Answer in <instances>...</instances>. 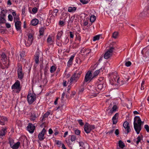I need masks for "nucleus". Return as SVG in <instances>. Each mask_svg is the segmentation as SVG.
<instances>
[{
  "mask_svg": "<svg viewBox=\"0 0 149 149\" xmlns=\"http://www.w3.org/2000/svg\"><path fill=\"white\" fill-rule=\"evenodd\" d=\"M124 77V79H123L124 81L121 80L120 81L119 77L116 72L112 73L109 74V78L110 83L112 85H115V87L114 89H117L119 86L123 85L125 84H125L127 83L130 78L129 76L125 74Z\"/></svg>",
  "mask_w": 149,
  "mask_h": 149,
  "instance_id": "obj_1",
  "label": "nucleus"
},
{
  "mask_svg": "<svg viewBox=\"0 0 149 149\" xmlns=\"http://www.w3.org/2000/svg\"><path fill=\"white\" fill-rule=\"evenodd\" d=\"M104 84H103V82H102L100 83H97L95 85V87L91 85L88 86V88L90 90V93L92 95L91 96H95L96 94H98L100 90H103L105 86V84L104 85Z\"/></svg>",
  "mask_w": 149,
  "mask_h": 149,
  "instance_id": "obj_2",
  "label": "nucleus"
},
{
  "mask_svg": "<svg viewBox=\"0 0 149 149\" xmlns=\"http://www.w3.org/2000/svg\"><path fill=\"white\" fill-rule=\"evenodd\" d=\"M143 122L141 121L139 116H135L134 118V126L137 134H139L141 129V126L143 125Z\"/></svg>",
  "mask_w": 149,
  "mask_h": 149,
  "instance_id": "obj_3",
  "label": "nucleus"
},
{
  "mask_svg": "<svg viewBox=\"0 0 149 149\" xmlns=\"http://www.w3.org/2000/svg\"><path fill=\"white\" fill-rule=\"evenodd\" d=\"M11 88L13 93H19L22 88L20 81L17 80L12 86Z\"/></svg>",
  "mask_w": 149,
  "mask_h": 149,
  "instance_id": "obj_4",
  "label": "nucleus"
},
{
  "mask_svg": "<svg viewBox=\"0 0 149 149\" xmlns=\"http://www.w3.org/2000/svg\"><path fill=\"white\" fill-rule=\"evenodd\" d=\"M93 78L91 72L88 71L85 75L82 85L84 86L86 83L90 82Z\"/></svg>",
  "mask_w": 149,
  "mask_h": 149,
  "instance_id": "obj_5",
  "label": "nucleus"
},
{
  "mask_svg": "<svg viewBox=\"0 0 149 149\" xmlns=\"http://www.w3.org/2000/svg\"><path fill=\"white\" fill-rule=\"evenodd\" d=\"M36 95L33 93H30L27 96V100L29 104H32L36 100Z\"/></svg>",
  "mask_w": 149,
  "mask_h": 149,
  "instance_id": "obj_6",
  "label": "nucleus"
},
{
  "mask_svg": "<svg viewBox=\"0 0 149 149\" xmlns=\"http://www.w3.org/2000/svg\"><path fill=\"white\" fill-rule=\"evenodd\" d=\"M33 40V35L29 33L28 35V38L25 40V44L27 47L29 46L32 43Z\"/></svg>",
  "mask_w": 149,
  "mask_h": 149,
  "instance_id": "obj_7",
  "label": "nucleus"
},
{
  "mask_svg": "<svg viewBox=\"0 0 149 149\" xmlns=\"http://www.w3.org/2000/svg\"><path fill=\"white\" fill-rule=\"evenodd\" d=\"M95 126L93 125H91L88 123H86L84 126V130L86 133H89L91 131L94 129Z\"/></svg>",
  "mask_w": 149,
  "mask_h": 149,
  "instance_id": "obj_8",
  "label": "nucleus"
},
{
  "mask_svg": "<svg viewBox=\"0 0 149 149\" xmlns=\"http://www.w3.org/2000/svg\"><path fill=\"white\" fill-rule=\"evenodd\" d=\"M8 62V59L5 54L3 53L0 56V65L2 64L3 65L6 64Z\"/></svg>",
  "mask_w": 149,
  "mask_h": 149,
  "instance_id": "obj_9",
  "label": "nucleus"
},
{
  "mask_svg": "<svg viewBox=\"0 0 149 149\" xmlns=\"http://www.w3.org/2000/svg\"><path fill=\"white\" fill-rule=\"evenodd\" d=\"M17 76L18 78L20 80L22 79L24 77V74L22 71V66H19L17 70Z\"/></svg>",
  "mask_w": 149,
  "mask_h": 149,
  "instance_id": "obj_10",
  "label": "nucleus"
},
{
  "mask_svg": "<svg viewBox=\"0 0 149 149\" xmlns=\"http://www.w3.org/2000/svg\"><path fill=\"white\" fill-rule=\"evenodd\" d=\"M9 141L10 146L13 149H17L18 148L20 144L19 142L14 143L12 139H10Z\"/></svg>",
  "mask_w": 149,
  "mask_h": 149,
  "instance_id": "obj_11",
  "label": "nucleus"
},
{
  "mask_svg": "<svg viewBox=\"0 0 149 149\" xmlns=\"http://www.w3.org/2000/svg\"><path fill=\"white\" fill-rule=\"evenodd\" d=\"M113 49L114 48L113 47L110 48V49L105 53L104 56V58L105 59H107L110 57L112 54V52Z\"/></svg>",
  "mask_w": 149,
  "mask_h": 149,
  "instance_id": "obj_12",
  "label": "nucleus"
},
{
  "mask_svg": "<svg viewBox=\"0 0 149 149\" xmlns=\"http://www.w3.org/2000/svg\"><path fill=\"white\" fill-rule=\"evenodd\" d=\"M80 74L79 73H75L71 77L70 81V82L73 81L76 82L77 81L80 76Z\"/></svg>",
  "mask_w": 149,
  "mask_h": 149,
  "instance_id": "obj_13",
  "label": "nucleus"
},
{
  "mask_svg": "<svg viewBox=\"0 0 149 149\" xmlns=\"http://www.w3.org/2000/svg\"><path fill=\"white\" fill-rule=\"evenodd\" d=\"M46 131L45 128H43L41 132L38 135V138L40 141L43 140L45 138V135L46 133Z\"/></svg>",
  "mask_w": 149,
  "mask_h": 149,
  "instance_id": "obj_14",
  "label": "nucleus"
},
{
  "mask_svg": "<svg viewBox=\"0 0 149 149\" xmlns=\"http://www.w3.org/2000/svg\"><path fill=\"white\" fill-rule=\"evenodd\" d=\"M27 130L31 133H33L34 131L35 126L31 123H29L28 125L27 126Z\"/></svg>",
  "mask_w": 149,
  "mask_h": 149,
  "instance_id": "obj_15",
  "label": "nucleus"
},
{
  "mask_svg": "<svg viewBox=\"0 0 149 149\" xmlns=\"http://www.w3.org/2000/svg\"><path fill=\"white\" fill-rule=\"evenodd\" d=\"M123 126L124 128L127 131V134L130 131V128L129 125V123L127 122L126 121L125 122L123 123Z\"/></svg>",
  "mask_w": 149,
  "mask_h": 149,
  "instance_id": "obj_16",
  "label": "nucleus"
},
{
  "mask_svg": "<svg viewBox=\"0 0 149 149\" xmlns=\"http://www.w3.org/2000/svg\"><path fill=\"white\" fill-rule=\"evenodd\" d=\"M30 119L31 120H34L39 115L36 112H33L31 114Z\"/></svg>",
  "mask_w": 149,
  "mask_h": 149,
  "instance_id": "obj_17",
  "label": "nucleus"
},
{
  "mask_svg": "<svg viewBox=\"0 0 149 149\" xmlns=\"http://www.w3.org/2000/svg\"><path fill=\"white\" fill-rule=\"evenodd\" d=\"M12 14L14 17V22L19 21L20 18L19 15H17L15 12H13Z\"/></svg>",
  "mask_w": 149,
  "mask_h": 149,
  "instance_id": "obj_18",
  "label": "nucleus"
},
{
  "mask_svg": "<svg viewBox=\"0 0 149 149\" xmlns=\"http://www.w3.org/2000/svg\"><path fill=\"white\" fill-rule=\"evenodd\" d=\"M7 120L6 117L4 116H0V124L1 125H4L6 122Z\"/></svg>",
  "mask_w": 149,
  "mask_h": 149,
  "instance_id": "obj_19",
  "label": "nucleus"
},
{
  "mask_svg": "<svg viewBox=\"0 0 149 149\" xmlns=\"http://www.w3.org/2000/svg\"><path fill=\"white\" fill-rule=\"evenodd\" d=\"M15 26L16 30L17 31L20 30L21 29V26L22 23L20 21H16L15 22Z\"/></svg>",
  "mask_w": 149,
  "mask_h": 149,
  "instance_id": "obj_20",
  "label": "nucleus"
},
{
  "mask_svg": "<svg viewBox=\"0 0 149 149\" xmlns=\"http://www.w3.org/2000/svg\"><path fill=\"white\" fill-rule=\"evenodd\" d=\"M118 108V107L116 105H114L112 108L110 110V112L109 113L112 114L114 112L117 111Z\"/></svg>",
  "mask_w": 149,
  "mask_h": 149,
  "instance_id": "obj_21",
  "label": "nucleus"
},
{
  "mask_svg": "<svg viewBox=\"0 0 149 149\" xmlns=\"http://www.w3.org/2000/svg\"><path fill=\"white\" fill-rule=\"evenodd\" d=\"M118 113H116L113 116L112 118V120L113 121V124H115L118 121Z\"/></svg>",
  "mask_w": 149,
  "mask_h": 149,
  "instance_id": "obj_22",
  "label": "nucleus"
},
{
  "mask_svg": "<svg viewBox=\"0 0 149 149\" xmlns=\"http://www.w3.org/2000/svg\"><path fill=\"white\" fill-rule=\"evenodd\" d=\"M75 56V54H73L70 58L69 60L67 63V65L70 66L71 65L72 63V61Z\"/></svg>",
  "mask_w": 149,
  "mask_h": 149,
  "instance_id": "obj_23",
  "label": "nucleus"
},
{
  "mask_svg": "<svg viewBox=\"0 0 149 149\" xmlns=\"http://www.w3.org/2000/svg\"><path fill=\"white\" fill-rule=\"evenodd\" d=\"M7 128L6 127L2 128L1 130L0 131V136L1 138H2V136L5 135V133L6 132Z\"/></svg>",
  "mask_w": 149,
  "mask_h": 149,
  "instance_id": "obj_24",
  "label": "nucleus"
},
{
  "mask_svg": "<svg viewBox=\"0 0 149 149\" xmlns=\"http://www.w3.org/2000/svg\"><path fill=\"white\" fill-rule=\"evenodd\" d=\"M39 52H36L35 55V61L36 63L38 64L39 62Z\"/></svg>",
  "mask_w": 149,
  "mask_h": 149,
  "instance_id": "obj_25",
  "label": "nucleus"
},
{
  "mask_svg": "<svg viewBox=\"0 0 149 149\" xmlns=\"http://www.w3.org/2000/svg\"><path fill=\"white\" fill-rule=\"evenodd\" d=\"M77 8L74 7H70L68 8V11L70 13H74L76 10Z\"/></svg>",
  "mask_w": 149,
  "mask_h": 149,
  "instance_id": "obj_26",
  "label": "nucleus"
},
{
  "mask_svg": "<svg viewBox=\"0 0 149 149\" xmlns=\"http://www.w3.org/2000/svg\"><path fill=\"white\" fill-rule=\"evenodd\" d=\"M39 21L37 19H34L32 20L31 21V23L32 25L33 26H36L38 23Z\"/></svg>",
  "mask_w": 149,
  "mask_h": 149,
  "instance_id": "obj_27",
  "label": "nucleus"
},
{
  "mask_svg": "<svg viewBox=\"0 0 149 149\" xmlns=\"http://www.w3.org/2000/svg\"><path fill=\"white\" fill-rule=\"evenodd\" d=\"M7 12V10H3L1 12L0 17L6 18V14Z\"/></svg>",
  "mask_w": 149,
  "mask_h": 149,
  "instance_id": "obj_28",
  "label": "nucleus"
},
{
  "mask_svg": "<svg viewBox=\"0 0 149 149\" xmlns=\"http://www.w3.org/2000/svg\"><path fill=\"white\" fill-rule=\"evenodd\" d=\"M96 19V17L94 15H91L90 17V20L91 22H93Z\"/></svg>",
  "mask_w": 149,
  "mask_h": 149,
  "instance_id": "obj_29",
  "label": "nucleus"
},
{
  "mask_svg": "<svg viewBox=\"0 0 149 149\" xmlns=\"http://www.w3.org/2000/svg\"><path fill=\"white\" fill-rule=\"evenodd\" d=\"M142 137L141 136H138L136 140H135L134 142H136L137 144H138L142 139Z\"/></svg>",
  "mask_w": 149,
  "mask_h": 149,
  "instance_id": "obj_30",
  "label": "nucleus"
},
{
  "mask_svg": "<svg viewBox=\"0 0 149 149\" xmlns=\"http://www.w3.org/2000/svg\"><path fill=\"white\" fill-rule=\"evenodd\" d=\"M102 68H101L100 70H97L95 71L93 75V77L94 78L95 77L97 76L99 73L102 70Z\"/></svg>",
  "mask_w": 149,
  "mask_h": 149,
  "instance_id": "obj_31",
  "label": "nucleus"
},
{
  "mask_svg": "<svg viewBox=\"0 0 149 149\" xmlns=\"http://www.w3.org/2000/svg\"><path fill=\"white\" fill-rule=\"evenodd\" d=\"M63 33L62 31H61L58 32L57 35V39L58 40H60L61 36H62Z\"/></svg>",
  "mask_w": 149,
  "mask_h": 149,
  "instance_id": "obj_32",
  "label": "nucleus"
},
{
  "mask_svg": "<svg viewBox=\"0 0 149 149\" xmlns=\"http://www.w3.org/2000/svg\"><path fill=\"white\" fill-rule=\"evenodd\" d=\"M118 144L119 147L122 149L125 146L124 143L121 141H119Z\"/></svg>",
  "mask_w": 149,
  "mask_h": 149,
  "instance_id": "obj_33",
  "label": "nucleus"
},
{
  "mask_svg": "<svg viewBox=\"0 0 149 149\" xmlns=\"http://www.w3.org/2000/svg\"><path fill=\"white\" fill-rule=\"evenodd\" d=\"M147 13L146 12V11L144 10L143 12L141 13L140 14L138 15V14H137V15L138 16H139L140 17H142L143 16H146V15Z\"/></svg>",
  "mask_w": 149,
  "mask_h": 149,
  "instance_id": "obj_34",
  "label": "nucleus"
},
{
  "mask_svg": "<svg viewBox=\"0 0 149 149\" xmlns=\"http://www.w3.org/2000/svg\"><path fill=\"white\" fill-rule=\"evenodd\" d=\"M47 42L49 44H52L53 43V41L52 40V38L50 36L48 37L47 39Z\"/></svg>",
  "mask_w": 149,
  "mask_h": 149,
  "instance_id": "obj_35",
  "label": "nucleus"
},
{
  "mask_svg": "<svg viewBox=\"0 0 149 149\" xmlns=\"http://www.w3.org/2000/svg\"><path fill=\"white\" fill-rule=\"evenodd\" d=\"M55 143L58 145V147H60L62 146L63 143H62L61 141L58 140H55Z\"/></svg>",
  "mask_w": 149,
  "mask_h": 149,
  "instance_id": "obj_36",
  "label": "nucleus"
},
{
  "mask_svg": "<svg viewBox=\"0 0 149 149\" xmlns=\"http://www.w3.org/2000/svg\"><path fill=\"white\" fill-rule=\"evenodd\" d=\"M56 67L55 66L53 65L50 68V72L51 73H52L54 72L56 70Z\"/></svg>",
  "mask_w": 149,
  "mask_h": 149,
  "instance_id": "obj_37",
  "label": "nucleus"
},
{
  "mask_svg": "<svg viewBox=\"0 0 149 149\" xmlns=\"http://www.w3.org/2000/svg\"><path fill=\"white\" fill-rule=\"evenodd\" d=\"M6 22V18L0 17V23H5Z\"/></svg>",
  "mask_w": 149,
  "mask_h": 149,
  "instance_id": "obj_38",
  "label": "nucleus"
},
{
  "mask_svg": "<svg viewBox=\"0 0 149 149\" xmlns=\"http://www.w3.org/2000/svg\"><path fill=\"white\" fill-rule=\"evenodd\" d=\"M118 35V33L117 32H114L112 35V37L115 39H116L117 38Z\"/></svg>",
  "mask_w": 149,
  "mask_h": 149,
  "instance_id": "obj_39",
  "label": "nucleus"
},
{
  "mask_svg": "<svg viewBox=\"0 0 149 149\" xmlns=\"http://www.w3.org/2000/svg\"><path fill=\"white\" fill-rule=\"evenodd\" d=\"M100 35L95 36L93 37V41H95L96 40H99L100 39Z\"/></svg>",
  "mask_w": 149,
  "mask_h": 149,
  "instance_id": "obj_40",
  "label": "nucleus"
},
{
  "mask_svg": "<svg viewBox=\"0 0 149 149\" xmlns=\"http://www.w3.org/2000/svg\"><path fill=\"white\" fill-rule=\"evenodd\" d=\"M103 82V84H104V78L103 77H101L100 78L98 81H97V83H100V82Z\"/></svg>",
  "mask_w": 149,
  "mask_h": 149,
  "instance_id": "obj_41",
  "label": "nucleus"
},
{
  "mask_svg": "<svg viewBox=\"0 0 149 149\" xmlns=\"http://www.w3.org/2000/svg\"><path fill=\"white\" fill-rule=\"evenodd\" d=\"M82 85H83V84H82V86L80 87V89H79V94L82 93V92L84 91V87H83V86H83ZM85 85H84V86Z\"/></svg>",
  "mask_w": 149,
  "mask_h": 149,
  "instance_id": "obj_42",
  "label": "nucleus"
},
{
  "mask_svg": "<svg viewBox=\"0 0 149 149\" xmlns=\"http://www.w3.org/2000/svg\"><path fill=\"white\" fill-rule=\"evenodd\" d=\"M44 31V29L43 27H41L39 30V33L40 35L41 36L43 35Z\"/></svg>",
  "mask_w": 149,
  "mask_h": 149,
  "instance_id": "obj_43",
  "label": "nucleus"
},
{
  "mask_svg": "<svg viewBox=\"0 0 149 149\" xmlns=\"http://www.w3.org/2000/svg\"><path fill=\"white\" fill-rule=\"evenodd\" d=\"M131 63L130 61H125V65L127 67H129L131 65Z\"/></svg>",
  "mask_w": 149,
  "mask_h": 149,
  "instance_id": "obj_44",
  "label": "nucleus"
},
{
  "mask_svg": "<svg viewBox=\"0 0 149 149\" xmlns=\"http://www.w3.org/2000/svg\"><path fill=\"white\" fill-rule=\"evenodd\" d=\"M80 2L83 4H86L89 2L88 1L85 0H80Z\"/></svg>",
  "mask_w": 149,
  "mask_h": 149,
  "instance_id": "obj_45",
  "label": "nucleus"
},
{
  "mask_svg": "<svg viewBox=\"0 0 149 149\" xmlns=\"http://www.w3.org/2000/svg\"><path fill=\"white\" fill-rule=\"evenodd\" d=\"M8 20L10 21H12L13 19V16L10 14H9L8 16Z\"/></svg>",
  "mask_w": 149,
  "mask_h": 149,
  "instance_id": "obj_46",
  "label": "nucleus"
},
{
  "mask_svg": "<svg viewBox=\"0 0 149 149\" xmlns=\"http://www.w3.org/2000/svg\"><path fill=\"white\" fill-rule=\"evenodd\" d=\"M26 7L25 6H24L22 9V14L23 15H24L26 12Z\"/></svg>",
  "mask_w": 149,
  "mask_h": 149,
  "instance_id": "obj_47",
  "label": "nucleus"
},
{
  "mask_svg": "<svg viewBox=\"0 0 149 149\" xmlns=\"http://www.w3.org/2000/svg\"><path fill=\"white\" fill-rule=\"evenodd\" d=\"M76 136L74 135H71V140L73 142L75 141L76 139Z\"/></svg>",
  "mask_w": 149,
  "mask_h": 149,
  "instance_id": "obj_48",
  "label": "nucleus"
},
{
  "mask_svg": "<svg viewBox=\"0 0 149 149\" xmlns=\"http://www.w3.org/2000/svg\"><path fill=\"white\" fill-rule=\"evenodd\" d=\"M58 10L57 9L54 10L53 13V15L54 16H56V13L58 12Z\"/></svg>",
  "mask_w": 149,
  "mask_h": 149,
  "instance_id": "obj_49",
  "label": "nucleus"
},
{
  "mask_svg": "<svg viewBox=\"0 0 149 149\" xmlns=\"http://www.w3.org/2000/svg\"><path fill=\"white\" fill-rule=\"evenodd\" d=\"M38 11V9L36 7H34L32 9V12L34 13H36Z\"/></svg>",
  "mask_w": 149,
  "mask_h": 149,
  "instance_id": "obj_50",
  "label": "nucleus"
},
{
  "mask_svg": "<svg viewBox=\"0 0 149 149\" xmlns=\"http://www.w3.org/2000/svg\"><path fill=\"white\" fill-rule=\"evenodd\" d=\"M65 93L63 92L62 95V96H61V101H62V102H63V101H64V98H65Z\"/></svg>",
  "mask_w": 149,
  "mask_h": 149,
  "instance_id": "obj_51",
  "label": "nucleus"
},
{
  "mask_svg": "<svg viewBox=\"0 0 149 149\" xmlns=\"http://www.w3.org/2000/svg\"><path fill=\"white\" fill-rule=\"evenodd\" d=\"M50 112H47L45 113L43 116V118H45L47 117L50 114Z\"/></svg>",
  "mask_w": 149,
  "mask_h": 149,
  "instance_id": "obj_52",
  "label": "nucleus"
},
{
  "mask_svg": "<svg viewBox=\"0 0 149 149\" xmlns=\"http://www.w3.org/2000/svg\"><path fill=\"white\" fill-rule=\"evenodd\" d=\"M144 128L146 129L147 132H149V127L148 125H145Z\"/></svg>",
  "mask_w": 149,
  "mask_h": 149,
  "instance_id": "obj_53",
  "label": "nucleus"
},
{
  "mask_svg": "<svg viewBox=\"0 0 149 149\" xmlns=\"http://www.w3.org/2000/svg\"><path fill=\"white\" fill-rule=\"evenodd\" d=\"M80 131L78 130H76L75 131V133L77 135H79L80 134Z\"/></svg>",
  "mask_w": 149,
  "mask_h": 149,
  "instance_id": "obj_54",
  "label": "nucleus"
},
{
  "mask_svg": "<svg viewBox=\"0 0 149 149\" xmlns=\"http://www.w3.org/2000/svg\"><path fill=\"white\" fill-rule=\"evenodd\" d=\"M79 143L80 146H81L82 147H84V142L82 141H80L79 142Z\"/></svg>",
  "mask_w": 149,
  "mask_h": 149,
  "instance_id": "obj_55",
  "label": "nucleus"
},
{
  "mask_svg": "<svg viewBox=\"0 0 149 149\" xmlns=\"http://www.w3.org/2000/svg\"><path fill=\"white\" fill-rule=\"evenodd\" d=\"M70 38H73L74 37V34L73 33L71 32H70Z\"/></svg>",
  "mask_w": 149,
  "mask_h": 149,
  "instance_id": "obj_56",
  "label": "nucleus"
},
{
  "mask_svg": "<svg viewBox=\"0 0 149 149\" xmlns=\"http://www.w3.org/2000/svg\"><path fill=\"white\" fill-rule=\"evenodd\" d=\"M15 3H20V0H12Z\"/></svg>",
  "mask_w": 149,
  "mask_h": 149,
  "instance_id": "obj_57",
  "label": "nucleus"
},
{
  "mask_svg": "<svg viewBox=\"0 0 149 149\" xmlns=\"http://www.w3.org/2000/svg\"><path fill=\"white\" fill-rule=\"evenodd\" d=\"M132 103L131 102L129 103V105H127L126 107L128 109H130L131 107Z\"/></svg>",
  "mask_w": 149,
  "mask_h": 149,
  "instance_id": "obj_58",
  "label": "nucleus"
},
{
  "mask_svg": "<svg viewBox=\"0 0 149 149\" xmlns=\"http://www.w3.org/2000/svg\"><path fill=\"white\" fill-rule=\"evenodd\" d=\"M78 121L80 125H81V126H82L83 125V123L82 122L81 120H78Z\"/></svg>",
  "mask_w": 149,
  "mask_h": 149,
  "instance_id": "obj_59",
  "label": "nucleus"
},
{
  "mask_svg": "<svg viewBox=\"0 0 149 149\" xmlns=\"http://www.w3.org/2000/svg\"><path fill=\"white\" fill-rule=\"evenodd\" d=\"M6 27L7 28H10L11 27V25L9 23H6Z\"/></svg>",
  "mask_w": 149,
  "mask_h": 149,
  "instance_id": "obj_60",
  "label": "nucleus"
},
{
  "mask_svg": "<svg viewBox=\"0 0 149 149\" xmlns=\"http://www.w3.org/2000/svg\"><path fill=\"white\" fill-rule=\"evenodd\" d=\"M115 134L117 135L118 136L119 134V130L118 129H116L115 131Z\"/></svg>",
  "mask_w": 149,
  "mask_h": 149,
  "instance_id": "obj_61",
  "label": "nucleus"
},
{
  "mask_svg": "<svg viewBox=\"0 0 149 149\" xmlns=\"http://www.w3.org/2000/svg\"><path fill=\"white\" fill-rule=\"evenodd\" d=\"M53 133V131L50 128L49 130V134H52Z\"/></svg>",
  "mask_w": 149,
  "mask_h": 149,
  "instance_id": "obj_62",
  "label": "nucleus"
},
{
  "mask_svg": "<svg viewBox=\"0 0 149 149\" xmlns=\"http://www.w3.org/2000/svg\"><path fill=\"white\" fill-rule=\"evenodd\" d=\"M59 23V24L61 25V26L63 25L64 24V22L63 21H60Z\"/></svg>",
  "mask_w": 149,
  "mask_h": 149,
  "instance_id": "obj_63",
  "label": "nucleus"
},
{
  "mask_svg": "<svg viewBox=\"0 0 149 149\" xmlns=\"http://www.w3.org/2000/svg\"><path fill=\"white\" fill-rule=\"evenodd\" d=\"M61 148H62V149H66V148L65 147L64 144H63L62 145V146H61Z\"/></svg>",
  "mask_w": 149,
  "mask_h": 149,
  "instance_id": "obj_64",
  "label": "nucleus"
}]
</instances>
